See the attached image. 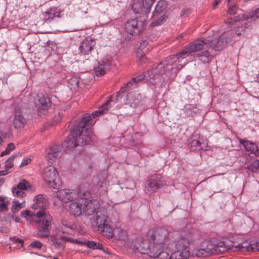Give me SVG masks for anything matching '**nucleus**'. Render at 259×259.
<instances>
[{
  "label": "nucleus",
  "mask_w": 259,
  "mask_h": 259,
  "mask_svg": "<svg viewBox=\"0 0 259 259\" xmlns=\"http://www.w3.org/2000/svg\"><path fill=\"white\" fill-rule=\"evenodd\" d=\"M170 232L162 227L148 230L145 236L137 239L133 248L141 254L158 259H187L190 256L192 235L185 233L174 239Z\"/></svg>",
  "instance_id": "nucleus-1"
},
{
  "label": "nucleus",
  "mask_w": 259,
  "mask_h": 259,
  "mask_svg": "<svg viewBox=\"0 0 259 259\" xmlns=\"http://www.w3.org/2000/svg\"><path fill=\"white\" fill-rule=\"evenodd\" d=\"M95 122L90 114H84L79 121H76L71 129L70 135L63 142V146L70 150L80 145L91 144L95 137L91 126Z\"/></svg>",
  "instance_id": "nucleus-2"
},
{
  "label": "nucleus",
  "mask_w": 259,
  "mask_h": 259,
  "mask_svg": "<svg viewBox=\"0 0 259 259\" xmlns=\"http://www.w3.org/2000/svg\"><path fill=\"white\" fill-rule=\"evenodd\" d=\"M201 44L199 41L196 42H191L189 45L186 46L183 50L179 53L170 56L166 58L165 61L162 63L158 65V68L160 69L159 72L162 74L166 73H169L172 71L174 69H179L177 62H182L181 59L186 58V56L191 55L194 58H198L199 61H203L204 62L207 60V53L204 52L200 53L201 49L203 48Z\"/></svg>",
  "instance_id": "nucleus-3"
},
{
  "label": "nucleus",
  "mask_w": 259,
  "mask_h": 259,
  "mask_svg": "<svg viewBox=\"0 0 259 259\" xmlns=\"http://www.w3.org/2000/svg\"><path fill=\"white\" fill-rule=\"evenodd\" d=\"M159 71H160V69H159L157 66L156 68L150 69L145 73L132 78L121 87L117 94L116 102L119 99L122 98V94L137 88L138 86V83L142 80H145L147 81H150L152 84H156V81L155 80L159 78V75L163 76L164 75V74H160Z\"/></svg>",
  "instance_id": "nucleus-4"
},
{
  "label": "nucleus",
  "mask_w": 259,
  "mask_h": 259,
  "mask_svg": "<svg viewBox=\"0 0 259 259\" xmlns=\"http://www.w3.org/2000/svg\"><path fill=\"white\" fill-rule=\"evenodd\" d=\"M199 41L201 44L203 48L201 49L200 53L205 52L207 53L208 55H207L206 61H199L203 64L209 63L211 60L212 56L210 54L209 49L215 51H221L225 47L227 44L232 41L231 37H228L227 34L224 32L220 35L217 39H211L205 37H202L200 39H196L193 42H196Z\"/></svg>",
  "instance_id": "nucleus-5"
},
{
  "label": "nucleus",
  "mask_w": 259,
  "mask_h": 259,
  "mask_svg": "<svg viewBox=\"0 0 259 259\" xmlns=\"http://www.w3.org/2000/svg\"><path fill=\"white\" fill-rule=\"evenodd\" d=\"M36 217L38 219L35 221L37 227L36 236L41 238L48 237L50 234L52 217L48 212L44 210L38 211Z\"/></svg>",
  "instance_id": "nucleus-6"
},
{
  "label": "nucleus",
  "mask_w": 259,
  "mask_h": 259,
  "mask_svg": "<svg viewBox=\"0 0 259 259\" xmlns=\"http://www.w3.org/2000/svg\"><path fill=\"white\" fill-rule=\"evenodd\" d=\"M165 185L163 177L160 174L150 176L145 183L144 191L148 195L155 193Z\"/></svg>",
  "instance_id": "nucleus-7"
},
{
  "label": "nucleus",
  "mask_w": 259,
  "mask_h": 259,
  "mask_svg": "<svg viewBox=\"0 0 259 259\" xmlns=\"http://www.w3.org/2000/svg\"><path fill=\"white\" fill-rule=\"evenodd\" d=\"M146 19L145 18L140 20L136 18L127 21L125 24L126 31L133 35L140 34L146 27Z\"/></svg>",
  "instance_id": "nucleus-8"
},
{
  "label": "nucleus",
  "mask_w": 259,
  "mask_h": 259,
  "mask_svg": "<svg viewBox=\"0 0 259 259\" xmlns=\"http://www.w3.org/2000/svg\"><path fill=\"white\" fill-rule=\"evenodd\" d=\"M82 196H83V212L88 215L93 214L100 206L98 200L89 199L88 197H90V193L89 192L83 193Z\"/></svg>",
  "instance_id": "nucleus-9"
},
{
  "label": "nucleus",
  "mask_w": 259,
  "mask_h": 259,
  "mask_svg": "<svg viewBox=\"0 0 259 259\" xmlns=\"http://www.w3.org/2000/svg\"><path fill=\"white\" fill-rule=\"evenodd\" d=\"M42 177L46 182L54 187L57 185L59 180L56 168L52 165L44 168Z\"/></svg>",
  "instance_id": "nucleus-10"
},
{
  "label": "nucleus",
  "mask_w": 259,
  "mask_h": 259,
  "mask_svg": "<svg viewBox=\"0 0 259 259\" xmlns=\"http://www.w3.org/2000/svg\"><path fill=\"white\" fill-rule=\"evenodd\" d=\"M57 198L62 202H71L77 200L79 196V193L77 194L75 191L70 189H61L57 192Z\"/></svg>",
  "instance_id": "nucleus-11"
},
{
  "label": "nucleus",
  "mask_w": 259,
  "mask_h": 259,
  "mask_svg": "<svg viewBox=\"0 0 259 259\" xmlns=\"http://www.w3.org/2000/svg\"><path fill=\"white\" fill-rule=\"evenodd\" d=\"M76 199L70 202L68 210L72 215L78 217L83 212V196L81 193H79V196Z\"/></svg>",
  "instance_id": "nucleus-12"
},
{
  "label": "nucleus",
  "mask_w": 259,
  "mask_h": 259,
  "mask_svg": "<svg viewBox=\"0 0 259 259\" xmlns=\"http://www.w3.org/2000/svg\"><path fill=\"white\" fill-rule=\"evenodd\" d=\"M96 41L91 37H86L80 43L79 53L82 55H87L91 53L96 46Z\"/></svg>",
  "instance_id": "nucleus-13"
},
{
  "label": "nucleus",
  "mask_w": 259,
  "mask_h": 259,
  "mask_svg": "<svg viewBox=\"0 0 259 259\" xmlns=\"http://www.w3.org/2000/svg\"><path fill=\"white\" fill-rule=\"evenodd\" d=\"M189 146L192 151L206 150L207 142L202 137L193 139L189 143Z\"/></svg>",
  "instance_id": "nucleus-14"
},
{
  "label": "nucleus",
  "mask_w": 259,
  "mask_h": 259,
  "mask_svg": "<svg viewBox=\"0 0 259 259\" xmlns=\"http://www.w3.org/2000/svg\"><path fill=\"white\" fill-rule=\"evenodd\" d=\"M127 99L130 106L133 108L142 106L145 102L144 97L138 93H130L127 95Z\"/></svg>",
  "instance_id": "nucleus-15"
},
{
  "label": "nucleus",
  "mask_w": 259,
  "mask_h": 259,
  "mask_svg": "<svg viewBox=\"0 0 259 259\" xmlns=\"http://www.w3.org/2000/svg\"><path fill=\"white\" fill-rule=\"evenodd\" d=\"M31 187L32 186L27 181L23 180L17 184L16 187L12 189V192L17 197H24L26 194L23 191L27 190L28 189L31 190Z\"/></svg>",
  "instance_id": "nucleus-16"
},
{
  "label": "nucleus",
  "mask_w": 259,
  "mask_h": 259,
  "mask_svg": "<svg viewBox=\"0 0 259 259\" xmlns=\"http://www.w3.org/2000/svg\"><path fill=\"white\" fill-rule=\"evenodd\" d=\"M50 101L49 98L44 95L38 96L35 101V105L37 111L40 113H45L50 106Z\"/></svg>",
  "instance_id": "nucleus-17"
},
{
  "label": "nucleus",
  "mask_w": 259,
  "mask_h": 259,
  "mask_svg": "<svg viewBox=\"0 0 259 259\" xmlns=\"http://www.w3.org/2000/svg\"><path fill=\"white\" fill-rule=\"evenodd\" d=\"M228 23L230 25L233 26V28H232V26H230V29H229L225 33L227 34V35L228 36V37L232 38V41L233 40V37L235 36V35H240L245 30V29L248 26L247 23H244V24H241V25L232 24L231 20L229 21Z\"/></svg>",
  "instance_id": "nucleus-18"
},
{
  "label": "nucleus",
  "mask_w": 259,
  "mask_h": 259,
  "mask_svg": "<svg viewBox=\"0 0 259 259\" xmlns=\"http://www.w3.org/2000/svg\"><path fill=\"white\" fill-rule=\"evenodd\" d=\"M13 121L14 127L18 130L23 128L26 123V119L23 116L19 108H16L15 109Z\"/></svg>",
  "instance_id": "nucleus-19"
},
{
  "label": "nucleus",
  "mask_w": 259,
  "mask_h": 259,
  "mask_svg": "<svg viewBox=\"0 0 259 259\" xmlns=\"http://www.w3.org/2000/svg\"><path fill=\"white\" fill-rule=\"evenodd\" d=\"M34 201L35 202L31 206L34 209L39 208V210L45 211L48 207L49 202L42 195L39 194L35 196Z\"/></svg>",
  "instance_id": "nucleus-20"
},
{
  "label": "nucleus",
  "mask_w": 259,
  "mask_h": 259,
  "mask_svg": "<svg viewBox=\"0 0 259 259\" xmlns=\"http://www.w3.org/2000/svg\"><path fill=\"white\" fill-rule=\"evenodd\" d=\"M111 62L108 60H103L99 63L98 66L95 69L97 76L105 74L110 69Z\"/></svg>",
  "instance_id": "nucleus-21"
},
{
  "label": "nucleus",
  "mask_w": 259,
  "mask_h": 259,
  "mask_svg": "<svg viewBox=\"0 0 259 259\" xmlns=\"http://www.w3.org/2000/svg\"><path fill=\"white\" fill-rule=\"evenodd\" d=\"M144 7L145 4L142 1V0H133V3L132 5V9L133 12L135 14H140L142 15V17L145 18L146 19L148 17V15H147V17L145 16L144 13Z\"/></svg>",
  "instance_id": "nucleus-22"
},
{
  "label": "nucleus",
  "mask_w": 259,
  "mask_h": 259,
  "mask_svg": "<svg viewBox=\"0 0 259 259\" xmlns=\"http://www.w3.org/2000/svg\"><path fill=\"white\" fill-rule=\"evenodd\" d=\"M259 18V8L247 14H239L234 18L235 22L247 20L249 19H255Z\"/></svg>",
  "instance_id": "nucleus-23"
},
{
  "label": "nucleus",
  "mask_w": 259,
  "mask_h": 259,
  "mask_svg": "<svg viewBox=\"0 0 259 259\" xmlns=\"http://www.w3.org/2000/svg\"><path fill=\"white\" fill-rule=\"evenodd\" d=\"M61 148V146L57 145H54L50 147L47 154V157L50 162H53L56 159Z\"/></svg>",
  "instance_id": "nucleus-24"
},
{
  "label": "nucleus",
  "mask_w": 259,
  "mask_h": 259,
  "mask_svg": "<svg viewBox=\"0 0 259 259\" xmlns=\"http://www.w3.org/2000/svg\"><path fill=\"white\" fill-rule=\"evenodd\" d=\"M239 141L240 144L243 146L245 151L254 154L257 148V146L254 143L249 140H245L241 139H240Z\"/></svg>",
  "instance_id": "nucleus-25"
},
{
  "label": "nucleus",
  "mask_w": 259,
  "mask_h": 259,
  "mask_svg": "<svg viewBox=\"0 0 259 259\" xmlns=\"http://www.w3.org/2000/svg\"><path fill=\"white\" fill-rule=\"evenodd\" d=\"M69 237L62 236L59 237H57L55 236H51V241L53 244L55 245L56 247L60 248L61 247H65L66 242L68 241L67 239Z\"/></svg>",
  "instance_id": "nucleus-26"
},
{
  "label": "nucleus",
  "mask_w": 259,
  "mask_h": 259,
  "mask_svg": "<svg viewBox=\"0 0 259 259\" xmlns=\"http://www.w3.org/2000/svg\"><path fill=\"white\" fill-rule=\"evenodd\" d=\"M167 8V3L166 1L162 0L158 2L155 7L154 11L153 13L152 17L154 19L156 18L159 14L163 12Z\"/></svg>",
  "instance_id": "nucleus-27"
},
{
  "label": "nucleus",
  "mask_w": 259,
  "mask_h": 259,
  "mask_svg": "<svg viewBox=\"0 0 259 259\" xmlns=\"http://www.w3.org/2000/svg\"><path fill=\"white\" fill-rule=\"evenodd\" d=\"M60 14V9L57 7H53L45 12V19L51 20L55 17H59Z\"/></svg>",
  "instance_id": "nucleus-28"
},
{
  "label": "nucleus",
  "mask_w": 259,
  "mask_h": 259,
  "mask_svg": "<svg viewBox=\"0 0 259 259\" xmlns=\"http://www.w3.org/2000/svg\"><path fill=\"white\" fill-rule=\"evenodd\" d=\"M96 225L98 229H102V227L108 223V217L104 214L97 211L96 212Z\"/></svg>",
  "instance_id": "nucleus-29"
},
{
  "label": "nucleus",
  "mask_w": 259,
  "mask_h": 259,
  "mask_svg": "<svg viewBox=\"0 0 259 259\" xmlns=\"http://www.w3.org/2000/svg\"><path fill=\"white\" fill-rule=\"evenodd\" d=\"M184 110L188 116H193L199 112L198 108L194 104H187L185 105Z\"/></svg>",
  "instance_id": "nucleus-30"
},
{
  "label": "nucleus",
  "mask_w": 259,
  "mask_h": 259,
  "mask_svg": "<svg viewBox=\"0 0 259 259\" xmlns=\"http://www.w3.org/2000/svg\"><path fill=\"white\" fill-rule=\"evenodd\" d=\"M245 243L239 244L238 247L239 248L242 249L245 248V249L249 251H259V241L251 243L247 245H245Z\"/></svg>",
  "instance_id": "nucleus-31"
},
{
  "label": "nucleus",
  "mask_w": 259,
  "mask_h": 259,
  "mask_svg": "<svg viewBox=\"0 0 259 259\" xmlns=\"http://www.w3.org/2000/svg\"><path fill=\"white\" fill-rule=\"evenodd\" d=\"M214 252L212 248H199L196 250L195 254L198 257H205L212 254Z\"/></svg>",
  "instance_id": "nucleus-32"
},
{
  "label": "nucleus",
  "mask_w": 259,
  "mask_h": 259,
  "mask_svg": "<svg viewBox=\"0 0 259 259\" xmlns=\"http://www.w3.org/2000/svg\"><path fill=\"white\" fill-rule=\"evenodd\" d=\"M102 234L108 238H112L114 235L113 232L108 223L102 227V229H98Z\"/></svg>",
  "instance_id": "nucleus-33"
},
{
  "label": "nucleus",
  "mask_w": 259,
  "mask_h": 259,
  "mask_svg": "<svg viewBox=\"0 0 259 259\" xmlns=\"http://www.w3.org/2000/svg\"><path fill=\"white\" fill-rule=\"evenodd\" d=\"M115 236L117 239L125 241L127 239V234L122 229H117L114 231Z\"/></svg>",
  "instance_id": "nucleus-34"
},
{
  "label": "nucleus",
  "mask_w": 259,
  "mask_h": 259,
  "mask_svg": "<svg viewBox=\"0 0 259 259\" xmlns=\"http://www.w3.org/2000/svg\"><path fill=\"white\" fill-rule=\"evenodd\" d=\"M88 247L92 249H99L101 250H104L103 246L98 242H95L93 241H87L86 240V244Z\"/></svg>",
  "instance_id": "nucleus-35"
},
{
  "label": "nucleus",
  "mask_w": 259,
  "mask_h": 259,
  "mask_svg": "<svg viewBox=\"0 0 259 259\" xmlns=\"http://www.w3.org/2000/svg\"><path fill=\"white\" fill-rule=\"evenodd\" d=\"M148 42L146 39H142L140 42V46L138 49L137 51H141L143 53H147L150 47L148 46Z\"/></svg>",
  "instance_id": "nucleus-36"
},
{
  "label": "nucleus",
  "mask_w": 259,
  "mask_h": 259,
  "mask_svg": "<svg viewBox=\"0 0 259 259\" xmlns=\"http://www.w3.org/2000/svg\"><path fill=\"white\" fill-rule=\"evenodd\" d=\"M228 13L230 15H234L237 13L238 10L236 5L233 4V0L227 1Z\"/></svg>",
  "instance_id": "nucleus-37"
},
{
  "label": "nucleus",
  "mask_w": 259,
  "mask_h": 259,
  "mask_svg": "<svg viewBox=\"0 0 259 259\" xmlns=\"http://www.w3.org/2000/svg\"><path fill=\"white\" fill-rule=\"evenodd\" d=\"M155 0H142L145 4L144 7V13L145 16L147 17V15H148L151 11V7Z\"/></svg>",
  "instance_id": "nucleus-38"
},
{
  "label": "nucleus",
  "mask_w": 259,
  "mask_h": 259,
  "mask_svg": "<svg viewBox=\"0 0 259 259\" xmlns=\"http://www.w3.org/2000/svg\"><path fill=\"white\" fill-rule=\"evenodd\" d=\"M146 53L141 51H137L136 52V58L138 62L140 64H143L146 63L147 58L146 57Z\"/></svg>",
  "instance_id": "nucleus-39"
},
{
  "label": "nucleus",
  "mask_w": 259,
  "mask_h": 259,
  "mask_svg": "<svg viewBox=\"0 0 259 259\" xmlns=\"http://www.w3.org/2000/svg\"><path fill=\"white\" fill-rule=\"evenodd\" d=\"M110 107H103L101 109H99L98 110H96L93 112L92 115L93 117H97L99 116H100L101 114H104L107 112V111H108Z\"/></svg>",
  "instance_id": "nucleus-40"
},
{
  "label": "nucleus",
  "mask_w": 259,
  "mask_h": 259,
  "mask_svg": "<svg viewBox=\"0 0 259 259\" xmlns=\"http://www.w3.org/2000/svg\"><path fill=\"white\" fill-rule=\"evenodd\" d=\"M15 149V146L13 143H10L8 145L5 151L1 152L0 157L4 156L10 154V153Z\"/></svg>",
  "instance_id": "nucleus-41"
},
{
  "label": "nucleus",
  "mask_w": 259,
  "mask_h": 259,
  "mask_svg": "<svg viewBox=\"0 0 259 259\" xmlns=\"http://www.w3.org/2000/svg\"><path fill=\"white\" fill-rule=\"evenodd\" d=\"M14 203H15V204H13L11 207V210L13 213H17L24 207L23 203H19L18 202L16 201H14Z\"/></svg>",
  "instance_id": "nucleus-42"
},
{
  "label": "nucleus",
  "mask_w": 259,
  "mask_h": 259,
  "mask_svg": "<svg viewBox=\"0 0 259 259\" xmlns=\"http://www.w3.org/2000/svg\"><path fill=\"white\" fill-rule=\"evenodd\" d=\"M15 156H16L15 155H13L6 161L5 165V168L6 169H9L13 167V160Z\"/></svg>",
  "instance_id": "nucleus-43"
},
{
  "label": "nucleus",
  "mask_w": 259,
  "mask_h": 259,
  "mask_svg": "<svg viewBox=\"0 0 259 259\" xmlns=\"http://www.w3.org/2000/svg\"><path fill=\"white\" fill-rule=\"evenodd\" d=\"M86 239H82L81 238L78 239H72L71 238H69L67 239L68 241H69L73 244H80V245H85L86 244Z\"/></svg>",
  "instance_id": "nucleus-44"
},
{
  "label": "nucleus",
  "mask_w": 259,
  "mask_h": 259,
  "mask_svg": "<svg viewBox=\"0 0 259 259\" xmlns=\"http://www.w3.org/2000/svg\"><path fill=\"white\" fill-rule=\"evenodd\" d=\"M165 20H166L165 15H162L160 17V18L158 20L153 21L152 23V25L153 26L160 25L161 24L163 23V22H164L165 21Z\"/></svg>",
  "instance_id": "nucleus-45"
},
{
  "label": "nucleus",
  "mask_w": 259,
  "mask_h": 259,
  "mask_svg": "<svg viewBox=\"0 0 259 259\" xmlns=\"http://www.w3.org/2000/svg\"><path fill=\"white\" fill-rule=\"evenodd\" d=\"M20 215L21 217L25 218L26 220H30L32 217V214L30 213V211L29 210L21 211Z\"/></svg>",
  "instance_id": "nucleus-46"
},
{
  "label": "nucleus",
  "mask_w": 259,
  "mask_h": 259,
  "mask_svg": "<svg viewBox=\"0 0 259 259\" xmlns=\"http://www.w3.org/2000/svg\"><path fill=\"white\" fill-rule=\"evenodd\" d=\"M69 83L72 86V88H75L79 86V80L76 77H72L69 80Z\"/></svg>",
  "instance_id": "nucleus-47"
},
{
  "label": "nucleus",
  "mask_w": 259,
  "mask_h": 259,
  "mask_svg": "<svg viewBox=\"0 0 259 259\" xmlns=\"http://www.w3.org/2000/svg\"><path fill=\"white\" fill-rule=\"evenodd\" d=\"M249 167L252 171H256L259 167V160L253 161L249 165Z\"/></svg>",
  "instance_id": "nucleus-48"
},
{
  "label": "nucleus",
  "mask_w": 259,
  "mask_h": 259,
  "mask_svg": "<svg viewBox=\"0 0 259 259\" xmlns=\"http://www.w3.org/2000/svg\"><path fill=\"white\" fill-rule=\"evenodd\" d=\"M61 224L64 227H66V228L70 229L71 230H73L74 228V226L73 224H72L71 223L68 222L65 219H62V220Z\"/></svg>",
  "instance_id": "nucleus-49"
},
{
  "label": "nucleus",
  "mask_w": 259,
  "mask_h": 259,
  "mask_svg": "<svg viewBox=\"0 0 259 259\" xmlns=\"http://www.w3.org/2000/svg\"><path fill=\"white\" fill-rule=\"evenodd\" d=\"M2 202L0 203V211H6L8 209V206L9 205V201H1Z\"/></svg>",
  "instance_id": "nucleus-50"
},
{
  "label": "nucleus",
  "mask_w": 259,
  "mask_h": 259,
  "mask_svg": "<svg viewBox=\"0 0 259 259\" xmlns=\"http://www.w3.org/2000/svg\"><path fill=\"white\" fill-rule=\"evenodd\" d=\"M42 245V244L38 241H33L30 244V247L34 248H37V249L40 248L41 247Z\"/></svg>",
  "instance_id": "nucleus-51"
},
{
  "label": "nucleus",
  "mask_w": 259,
  "mask_h": 259,
  "mask_svg": "<svg viewBox=\"0 0 259 259\" xmlns=\"http://www.w3.org/2000/svg\"><path fill=\"white\" fill-rule=\"evenodd\" d=\"M7 138V134L0 131V146L4 142V140Z\"/></svg>",
  "instance_id": "nucleus-52"
},
{
  "label": "nucleus",
  "mask_w": 259,
  "mask_h": 259,
  "mask_svg": "<svg viewBox=\"0 0 259 259\" xmlns=\"http://www.w3.org/2000/svg\"><path fill=\"white\" fill-rule=\"evenodd\" d=\"M10 232V229L7 227H0V233L8 234Z\"/></svg>",
  "instance_id": "nucleus-53"
},
{
  "label": "nucleus",
  "mask_w": 259,
  "mask_h": 259,
  "mask_svg": "<svg viewBox=\"0 0 259 259\" xmlns=\"http://www.w3.org/2000/svg\"><path fill=\"white\" fill-rule=\"evenodd\" d=\"M31 161V159L29 158H26L25 159H24L22 162H21V164H20V166H23L24 165H27Z\"/></svg>",
  "instance_id": "nucleus-54"
},
{
  "label": "nucleus",
  "mask_w": 259,
  "mask_h": 259,
  "mask_svg": "<svg viewBox=\"0 0 259 259\" xmlns=\"http://www.w3.org/2000/svg\"><path fill=\"white\" fill-rule=\"evenodd\" d=\"M112 97H113V96H110L109 97H108V99L107 100L106 102H105L103 104V107H107V105L108 104L111 102L112 101Z\"/></svg>",
  "instance_id": "nucleus-55"
},
{
  "label": "nucleus",
  "mask_w": 259,
  "mask_h": 259,
  "mask_svg": "<svg viewBox=\"0 0 259 259\" xmlns=\"http://www.w3.org/2000/svg\"><path fill=\"white\" fill-rule=\"evenodd\" d=\"M14 241L16 243H21L23 244L24 243V240L18 238H15Z\"/></svg>",
  "instance_id": "nucleus-56"
},
{
  "label": "nucleus",
  "mask_w": 259,
  "mask_h": 259,
  "mask_svg": "<svg viewBox=\"0 0 259 259\" xmlns=\"http://www.w3.org/2000/svg\"><path fill=\"white\" fill-rule=\"evenodd\" d=\"M221 0H214L213 8L214 9L217 5L220 2Z\"/></svg>",
  "instance_id": "nucleus-57"
},
{
  "label": "nucleus",
  "mask_w": 259,
  "mask_h": 259,
  "mask_svg": "<svg viewBox=\"0 0 259 259\" xmlns=\"http://www.w3.org/2000/svg\"><path fill=\"white\" fill-rule=\"evenodd\" d=\"M185 35V33H182L178 36L177 39L179 40L183 39L184 38Z\"/></svg>",
  "instance_id": "nucleus-58"
},
{
  "label": "nucleus",
  "mask_w": 259,
  "mask_h": 259,
  "mask_svg": "<svg viewBox=\"0 0 259 259\" xmlns=\"http://www.w3.org/2000/svg\"><path fill=\"white\" fill-rule=\"evenodd\" d=\"M7 172L6 170H1L0 171V176H5L7 174Z\"/></svg>",
  "instance_id": "nucleus-59"
},
{
  "label": "nucleus",
  "mask_w": 259,
  "mask_h": 259,
  "mask_svg": "<svg viewBox=\"0 0 259 259\" xmlns=\"http://www.w3.org/2000/svg\"><path fill=\"white\" fill-rule=\"evenodd\" d=\"M254 155L255 156H259V149H258L257 147V148L255 150V152L254 153Z\"/></svg>",
  "instance_id": "nucleus-60"
},
{
  "label": "nucleus",
  "mask_w": 259,
  "mask_h": 259,
  "mask_svg": "<svg viewBox=\"0 0 259 259\" xmlns=\"http://www.w3.org/2000/svg\"><path fill=\"white\" fill-rule=\"evenodd\" d=\"M5 182V179L3 178H0V186L2 185Z\"/></svg>",
  "instance_id": "nucleus-61"
},
{
  "label": "nucleus",
  "mask_w": 259,
  "mask_h": 259,
  "mask_svg": "<svg viewBox=\"0 0 259 259\" xmlns=\"http://www.w3.org/2000/svg\"><path fill=\"white\" fill-rule=\"evenodd\" d=\"M6 198L4 196H0V201H4Z\"/></svg>",
  "instance_id": "nucleus-62"
},
{
  "label": "nucleus",
  "mask_w": 259,
  "mask_h": 259,
  "mask_svg": "<svg viewBox=\"0 0 259 259\" xmlns=\"http://www.w3.org/2000/svg\"><path fill=\"white\" fill-rule=\"evenodd\" d=\"M256 81L259 83V73L257 74L256 77Z\"/></svg>",
  "instance_id": "nucleus-63"
},
{
  "label": "nucleus",
  "mask_w": 259,
  "mask_h": 259,
  "mask_svg": "<svg viewBox=\"0 0 259 259\" xmlns=\"http://www.w3.org/2000/svg\"><path fill=\"white\" fill-rule=\"evenodd\" d=\"M60 119H61V118L60 117V116H59V117L57 119V121L56 122V123L59 122Z\"/></svg>",
  "instance_id": "nucleus-64"
}]
</instances>
